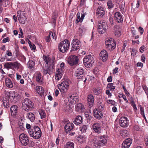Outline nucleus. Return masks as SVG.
I'll list each match as a JSON object with an SVG mask.
<instances>
[{
  "instance_id": "nucleus-32",
  "label": "nucleus",
  "mask_w": 148,
  "mask_h": 148,
  "mask_svg": "<svg viewBox=\"0 0 148 148\" xmlns=\"http://www.w3.org/2000/svg\"><path fill=\"white\" fill-rule=\"evenodd\" d=\"M35 64L34 61L30 60L27 63L28 68L29 69H32L34 67Z\"/></svg>"
},
{
  "instance_id": "nucleus-13",
  "label": "nucleus",
  "mask_w": 148,
  "mask_h": 148,
  "mask_svg": "<svg viewBox=\"0 0 148 148\" xmlns=\"http://www.w3.org/2000/svg\"><path fill=\"white\" fill-rule=\"evenodd\" d=\"M128 120L126 117H122L120 118L119 121V124L120 125L123 127H127L129 125Z\"/></svg>"
},
{
  "instance_id": "nucleus-6",
  "label": "nucleus",
  "mask_w": 148,
  "mask_h": 148,
  "mask_svg": "<svg viewBox=\"0 0 148 148\" xmlns=\"http://www.w3.org/2000/svg\"><path fill=\"white\" fill-rule=\"evenodd\" d=\"M84 72V71L83 69L79 68L75 71V75L77 79H80L79 80L83 81L84 84H85L87 80V78L85 76Z\"/></svg>"
},
{
  "instance_id": "nucleus-2",
  "label": "nucleus",
  "mask_w": 148,
  "mask_h": 148,
  "mask_svg": "<svg viewBox=\"0 0 148 148\" xmlns=\"http://www.w3.org/2000/svg\"><path fill=\"white\" fill-rule=\"evenodd\" d=\"M28 132L31 137L35 139L39 138L41 136L42 132L40 128L38 126H34L28 130Z\"/></svg>"
},
{
  "instance_id": "nucleus-15",
  "label": "nucleus",
  "mask_w": 148,
  "mask_h": 148,
  "mask_svg": "<svg viewBox=\"0 0 148 148\" xmlns=\"http://www.w3.org/2000/svg\"><path fill=\"white\" fill-rule=\"evenodd\" d=\"M100 58L104 62L106 61L108 58V54L105 50H102L100 53Z\"/></svg>"
},
{
  "instance_id": "nucleus-26",
  "label": "nucleus",
  "mask_w": 148,
  "mask_h": 148,
  "mask_svg": "<svg viewBox=\"0 0 148 148\" xmlns=\"http://www.w3.org/2000/svg\"><path fill=\"white\" fill-rule=\"evenodd\" d=\"M82 118L81 116H77L75 119L73 123L76 125H79L82 123Z\"/></svg>"
},
{
  "instance_id": "nucleus-43",
  "label": "nucleus",
  "mask_w": 148,
  "mask_h": 148,
  "mask_svg": "<svg viewBox=\"0 0 148 148\" xmlns=\"http://www.w3.org/2000/svg\"><path fill=\"white\" fill-rule=\"evenodd\" d=\"M98 141L94 143V148H100L102 145Z\"/></svg>"
},
{
  "instance_id": "nucleus-49",
  "label": "nucleus",
  "mask_w": 148,
  "mask_h": 148,
  "mask_svg": "<svg viewBox=\"0 0 148 148\" xmlns=\"http://www.w3.org/2000/svg\"><path fill=\"white\" fill-rule=\"evenodd\" d=\"M11 62H7L5 63L4 64V66L5 68H6L8 69H11Z\"/></svg>"
},
{
  "instance_id": "nucleus-16",
  "label": "nucleus",
  "mask_w": 148,
  "mask_h": 148,
  "mask_svg": "<svg viewBox=\"0 0 148 148\" xmlns=\"http://www.w3.org/2000/svg\"><path fill=\"white\" fill-rule=\"evenodd\" d=\"M132 143V141L130 138H128L123 142L122 145V148H129Z\"/></svg>"
},
{
  "instance_id": "nucleus-51",
  "label": "nucleus",
  "mask_w": 148,
  "mask_h": 148,
  "mask_svg": "<svg viewBox=\"0 0 148 148\" xmlns=\"http://www.w3.org/2000/svg\"><path fill=\"white\" fill-rule=\"evenodd\" d=\"M130 104L132 106L134 110H137L136 105L134 101L133 100L131 101Z\"/></svg>"
},
{
  "instance_id": "nucleus-46",
  "label": "nucleus",
  "mask_w": 148,
  "mask_h": 148,
  "mask_svg": "<svg viewBox=\"0 0 148 148\" xmlns=\"http://www.w3.org/2000/svg\"><path fill=\"white\" fill-rule=\"evenodd\" d=\"M39 114L41 116V119H43L45 117L46 114L43 110H41L39 112Z\"/></svg>"
},
{
  "instance_id": "nucleus-35",
  "label": "nucleus",
  "mask_w": 148,
  "mask_h": 148,
  "mask_svg": "<svg viewBox=\"0 0 148 148\" xmlns=\"http://www.w3.org/2000/svg\"><path fill=\"white\" fill-rule=\"evenodd\" d=\"M18 107L17 106H13L10 108V111L11 113L14 114L17 113Z\"/></svg>"
},
{
  "instance_id": "nucleus-61",
  "label": "nucleus",
  "mask_w": 148,
  "mask_h": 148,
  "mask_svg": "<svg viewBox=\"0 0 148 148\" xmlns=\"http://www.w3.org/2000/svg\"><path fill=\"white\" fill-rule=\"evenodd\" d=\"M138 30L141 34H142L144 32V30L142 27H140L138 28Z\"/></svg>"
},
{
  "instance_id": "nucleus-5",
  "label": "nucleus",
  "mask_w": 148,
  "mask_h": 148,
  "mask_svg": "<svg viewBox=\"0 0 148 148\" xmlns=\"http://www.w3.org/2000/svg\"><path fill=\"white\" fill-rule=\"evenodd\" d=\"M70 83V81L69 80H66L58 85V89L62 93L67 91Z\"/></svg>"
},
{
  "instance_id": "nucleus-39",
  "label": "nucleus",
  "mask_w": 148,
  "mask_h": 148,
  "mask_svg": "<svg viewBox=\"0 0 148 148\" xmlns=\"http://www.w3.org/2000/svg\"><path fill=\"white\" fill-rule=\"evenodd\" d=\"M29 119L31 122H33L35 120V116L34 114L30 112L27 114Z\"/></svg>"
},
{
  "instance_id": "nucleus-31",
  "label": "nucleus",
  "mask_w": 148,
  "mask_h": 148,
  "mask_svg": "<svg viewBox=\"0 0 148 148\" xmlns=\"http://www.w3.org/2000/svg\"><path fill=\"white\" fill-rule=\"evenodd\" d=\"M84 109V106L81 103H78L75 106L76 110L78 112L82 111Z\"/></svg>"
},
{
  "instance_id": "nucleus-21",
  "label": "nucleus",
  "mask_w": 148,
  "mask_h": 148,
  "mask_svg": "<svg viewBox=\"0 0 148 148\" xmlns=\"http://www.w3.org/2000/svg\"><path fill=\"white\" fill-rule=\"evenodd\" d=\"M86 13H85L83 14H82V15L81 17H80V13L79 12L77 13V18L75 21L76 23H77L79 22H82L86 15Z\"/></svg>"
},
{
  "instance_id": "nucleus-37",
  "label": "nucleus",
  "mask_w": 148,
  "mask_h": 148,
  "mask_svg": "<svg viewBox=\"0 0 148 148\" xmlns=\"http://www.w3.org/2000/svg\"><path fill=\"white\" fill-rule=\"evenodd\" d=\"M86 28L84 27L83 26L80 27L78 30V34L79 36H81L82 35L83 33L86 31Z\"/></svg>"
},
{
  "instance_id": "nucleus-12",
  "label": "nucleus",
  "mask_w": 148,
  "mask_h": 148,
  "mask_svg": "<svg viewBox=\"0 0 148 148\" xmlns=\"http://www.w3.org/2000/svg\"><path fill=\"white\" fill-rule=\"evenodd\" d=\"M93 113L94 117L100 120L103 117L102 112L98 110L97 108H95L94 110Z\"/></svg>"
},
{
  "instance_id": "nucleus-57",
  "label": "nucleus",
  "mask_w": 148,
  "mask_h": 148,
  "mask_svg": "<svg viewBox=\"0 0 148 148\" xmlns=\"http://www.w3.org/2000/svg\"><path fill=\"white\" fill-rule=\"evenodd\" d=\"M136 51L134 49H132L131 51V55L134 56L136 54Z\"/></svg>"
},
{
  "instance_id": "nucleus-33",
  "label": "nucleus",
  "mask_w": 148,
  "mask_h": 148,
  "mask_svg": "<svg viewBox=\"0 0 148 148\" xmlns=\"http://www.w3.org/2000/svg\"><path fill=\"white\" fill-rule=\"evenodd\" d=\"M97 107L98 110L102 111L103 110L104 106L103 104L101 102H98L97 103Z\"/></svg>"
},
{
  "instance_id": "nucleus-9",
  "label": "nucleus",
  "mask_w": 148,
  "mask_h": 148,
  "mask_svg": "<svg viewBox=\"0 0 148 148\" xmlns=\"http://www.w3.org/2000/svg\"><path fill=\"white\" fill-rule=\"evenodd\" d=\"M78 60L77 56L75 55H71L69 57L67 62L70 66H72L77 64Z\"/></svg>"
},
{
  "instance_id": "nucleus-45",
  "label": "nucleus",
  "mask_w": 148,
  "mask_h": 148,
  "mask_svg": "<svg viewBox=\"0 0 148 148\" xmlns=\"http://www.w3.org/2000/svg\"><path fill=\"white\" fill-rule=\"evenodd\" d=\"M120 28L119 25H116L114 26V29L116 32H118L119 33V35H118L119 36L121 35L120 34Z\"/></svg>"
},
{
  "instance_id": "nucleus-8",
  "label": "nucleus",
  "mask_w": 148,
  "mask_h": 148,
  "mask_svg": "<svg viewBox=\"0 0 148 148\" xmlns=\"http://www.w3.org/2000/svg\"><path fill=\"white\" fill-rule=\"evenodd\" d=\"M81 45V42L78 40L73 39L71 44L72 47L71 51H77L80 48Z\"/></svg>"
},
{
  "instance_id": "nucleus-10",
  "label": "nucleus",
  "mask_w": 148,
  "mask_h": 148,
  "mask_svg": "<svg viewBox=\"0 0 148 148\" xmlns=\"http://www.w3.org/2000/svg\"><path fill=\"white\" fill-rule=\"evenodd\" d=\"M19 140L21 143L24 146L27 145L29 143V137L24 134L20 135Z\"/></svg>"
},
{
  "instance_id": "nucleus-3",
  "label": "nucleus",
  "mask_w": 148,
  "mask_h": 148,
  "mask_svg": "<svg viewBox=\"0 0 148 148\" xmlns=\"http://www.w3.org/2000/svg\"><path fill=\"white\" fill-rule=\"evenodd\" d=\"M22 106L23 109L27 111L32 110L34 107L33 102L28 98H25L23 100Z\"/></svg>"
},
{
  "instance_id": "nucleus-47",
  "label": "nucleus",
  "mask_w": 148,
  "mask_h": 148,
  "mask_svg": "<svg viewBox=\"0 0 148 148\" xmlns=\"http://www.w3.org/2000/svg\"><path fill=\"white\" fill-rule=\"evenodd\" d=\"M42 88V87L39 86L37 89L38 92L40 95L44 93V90Z\"/></svg>"
},
{
  "instance_id": "nucleus-25",
  "label": "nucleus",
  "mask_w": 148,
  "mask_h": 148,
  "mask_svg": "<svg viewBox=\"0 0 148 148\" xmlns=\"http://www.w3.org/2000/svg\"><path fill=\"white\" fill-rule=\"evenodd\" d=\"M99 140L98 141L103 146L104 144H105L107 142V137L106 135H103V136H101L99 138Z\"/></svg>"
},
{
  "instance_id": "nucleus-50",
  "label": "nucleus",
  "mask_w": 148,
  "mask_h": 148,
  "mask_svg": "<svg viewBox=\"0 0 148 148\" xmlns=\"http://www.w3.org/2000/svg\"><path fill=\"white\" fill-rule=\"evenodd\" d=\"M88 59H87L86 57L85 56L83 59V62L84 65L86 67H87V63L88 62Z\"/></svg>"
},
{
  "instance_id": "nucleus-64",
  "label": "nucleus",
  "mask_w": 148,
  "mask_h": 148,
  "mask_svg": "<svg viewBox=\"0 0 148 148\" xmlns=\"http://www.w3.org/2000/svg\"><path fill=\"white\" fill-rule=\"evenodd\" d=\"M145 49V46L144 45L142 46L140 48V51L141 53H143L144 51V49Z\"/></svg>"
},
{
  "instance_id": "nucleus-29",
  "label": "nucleus",
  "mask_w": 148,
  "mask_h": 148,
  "mask_svg": "<svg viewBox=\"0 0 148 148\" xmlns=\"http://www.w3.org/2000/svg\"><path fill=\"white\" fill-rule=\"evenodd\" d=\"M98 30L100 32H101V31H100V28L102 29H107V26L106 24L104 22H102V23H98Z\"/></svg>"
},
{
  "instance_id": "nucleus-19",
  "label": "nucleus",
  "mask_w": 148,
  "mask_h": 148,
  "mask_svg": "<svg viewBox=\"0 0 148 148\" xmlns=\"http://www.w3.org/2000/svg\"><path fill=\"white\" fill-rule=\"evenodd\" d=\"M87 98L88 104L90 107L92 106L94 101L93 95L91 94H89L88 95Z\"/></svg>"
},
{
  "instance_id": "nucleus-22",
  "label": "nucleus",
  "mask_w": 148,
  "mask_h": 148,
  "mask_svg": "<svg viewBox=\"0 0 148 148\" xmlns=\"http://www.w3.org/2000/svg\"><path fill=\"white\" fill-rule=\"evenodd\" d=\"M62 69H58L56 72L55 79L58 80H59L62 78Z\"/></svg>"
},
{
  "instance_id": "nucleus-60",
  "label": "nucleus",
  "mask_w": 148,
  "mask_h": 148,
  "mask_svg": "<svg viewBox=\"0 0 148 148\" xmlns=\"http://www.w3.org/2000/svg\"><path fill=\"white\" fill-rule=\"evenodd\" d=\"M86 117L89 120H91L92 118V116L89 115V114H85Z\"/></svg>"
},
{
  "instance_id": "nucleus-59",
  "label": "nucleus",
  "mask_w": 148,
  "mask_h": 148,
  "mask_svg": "<svg viewBox=\"0 0 148 148\" xmlns=\"http://www.w3.org/2000/svg\"><path fill=\"white\" fill-rule=\"evenodd\" d=\"M29 46L32 50H35L36 49V46L34 44H30Z\"/></svg>"
},
{
  "instance_id": "nucleus-56",
  "label": "nucleus",
  "mask_w": 148,
  "mask_h": 148,
  "mask_svg": "<svg viewBox=\"0 0 148 148\" xmlns=\"http://www.w3.org/2000/svg\"><path fill=\"white\" fill-rule=\"evenodd\" d=\"M100 31H101V32H99V31L98 30V32H99L100 34H102L103 33L106 32L107 29H102V28H100Z\"/></svg>"
},
{
  "instance_id": "nucleus-14",
  "label": "nucleus",
  "mask_w": 148,
  "mask_h": 148,
  "mask_svg": "<svg viewBox=\"0 0 148 148\" xmlns=\"http://www.w3.org/2000/svg\"><path fill=\"white\" fill-rule=\"evenodd\" d=\"M74 128V125L72 123H67L65 125L64 128L65 132L67 134L69 133L70 132L72 131Z\"/></svg>"
},
{
  "instance_id": "nucleus-38",
  "label": "nucleus",
  "mask_w": 148,
  "mask_h": 148,
  "mask_svg": "<svg viewBox=\"0 0 148 148\" xmlns=\"http://www.w3.org/2000/svg\"><path fill=\"white\" fill-rule=\"evenodd\" d=\"M24 126L25 125L21 120V122L18 123V128L20 129L19 130H23L25 129Z\"/></svg>"
},
{
  "instance_id": "nucleus-28",
  "label": "nucleus",
  "mask_w": 148,
  "mask_h": 148,
  "mask_svg": "<svg viewBox=\"0 0 148 148\" xmlns=\"http://www.w3.org/2000/svg\"><path fill=\"white\" fill-rule=\"evenodd\" d=\"M103 9L104 8L102 7H99L97 10L96 14L101 17L103 16L105 14V11Z\"/></svg>"
},
{
  "instance_id": "nucleus-23",
  "label": "nucleus",
  "mask_w": 148,
  "mask_h": 148,
  "mask_svg": "<svg viewBox=\"0 0 148 148\" xmlns=\"http://www.w3.org/2000/svg\"><path fill=\"white\" fill-rule=\"evenodd\" d=\"M6 86L8 87L11 88L13 87V84L11 80L9 78H6L5 79Z\"/></svg>"
},
{
  "instance_id": "nucleus-27",
  "label": "nucleus",
  "mask_w": 148,
  "mask_h": 148,
  "mask_svg": "<svg viewBox=\"0 0 148 148\" xmlns=\"http://www.w3.org/2000/svg\"><path fill=\"white\" fill-rule=\"evenodd\" d=\"M43 77L40 72L37 73L36 77V81L39 83H42L43 82Z\"/></svg>"
},
{
  "instance_id": "nucleus-55",
  "label": "nucleus",
  "mask_w": 148,
  "mask_h": 148,
  "mask_svg": "<svg viewBox=\"0 0 148 148\" xmlns=\"http://www.w3.org/2000/svg\"><path fill=\"white\" fill-rule=\"evenodd\" d=\"M20 32L21 34H19V38H23V33L22 29L20 28Z\"/></svg>"
},
{
  "instance_id": "nucleus-48",
  "label": "nucleus",
  "mask_w": 148,
  "mask_h": 148,
  "mask_svg": "<svg viewBox=\"0 0 148 148\" xmlns=\"http://www.w3.org/2000/svg\"><path fill=\"white\" fill-rule=\"evenodd\" d=\"M87 126L85 125H83L82 127L80 128V130L81 132L84 133L86 132V131L87 129Z\"/></svg>"
},
{
  "instance_id": "nucleus-20",
  "label": "nucleus",
  "mask_w": 148,
  "mask_h": 148,
  "mask_svg": "<svg viewBox=\"0 0 148 148\" xmlns=\"http://www.w3.org/2000/svg\"><path fill=\"white\" fill-rule=\"evenodd\" d=\"M114 17L116 21L118 23H120L123 21L122 16L120 12H116L114 14Z\"/></svg>"
},
{
  "instance_id": "nucleus-52",
  "label": "nucleus",
  "mask_w": 148,
  "mask_h": 148,
  "mask_svg": "<svg viewBox=\"0 0 148 148\" xmlns=\"http://www.w3.org/2000/svg\"><path fill=\"white\" fill-rule=\"evenodd\" d=\"M51 33H52V32H50L49 33V36H47L45 38V40H46V41L47 42H49L50 40V36L51 34Z\"/></svg>"
},
{
  "instance_id": "nucleus-44",
  "label": "nucleus",
  "mask_w": 148,
  "mask_h": 148,
  "mask_svg": "<svg viewBox=\"0 0 148 148\" xmlns=\"http://www.w3.org/2000/svg\"><path fill=\"white\" fill-rule=\"evenodd\" d=\"M107 87L109 88L110 90H114L115 88V87L113 86V83L108 84L107 85Z\"/></svg>"
},
{
  "instance_id": "nucleus-62",
  "label": "nucleus",
  "mask_w": 148,
  "mask_h": 148,
  "mask_svg": "<svg viewBox=\"0 0 148 148\" xmlns=\"http://www.w3.org/2000/svg\"><path fill=\"white\" fill-rule=\"evenodd\" d=\"M10 41L9 38L8 37L3 38V43H5L7 42H8Z\"/></svg>"
},
{
  "instance_id": "nucleus-63",
  "label": "nucleus",
  "mask_w": 148,
  "mask_h": 148,
  "mask_svg": "<svg viewBox=\"0 0 148 148\" xmlns=\"http://www.w3.org/2000/svg\"><path fill=\"white\" fill-rule=\"evenodd\" d=\"M145 141L146 144L148 146V135H147L145 136Z\"/></svg>"
},
{
  "instance_id": "nucleus-41",
  "label": "nucleus",
  "mask_w": 148,
  "mask_h": 148,
  "mask_svg": "<svg viewBox=\"0 0 148 148\" xmlns=\"http://www.w3.org/2000/svg\"><path fill=\"white\" fill-rule=\"evenodd\" d=\"M93 91L96 95L100 94L101 93V90L99 88L97 87L94 89Z\"/></svg>"
},
{
  "instance_id": "nucleus-24",
  "label": "nucleus",
  "mask_w": 148,
  "mask_h": 148,
  "mask_svg": "<svg viewBox=\"0 0 148 148\" xmlns=\"http://www.w3.org/2000/svg\"><path fill=\"white\" fill-rule=\"evenodd\" d=\"M17 98V96L14 94L11 93L8 96V100H10L12 102H15L16 101Z\"/></svg>"
},
{
  "instance_id": "nucleus-58",
  "label": "nucleus",
  "mask_w": 148,
  "mask_h": 148,
  "mask_svg": "<svg viewBox=\"0 0 148 148\" xmlns=\"http://www.w3.org/2000/svg\"><path fill=\"white\" fill-rule=\"evenodd\" d=\"M109 21L110 23V25L112 26L113 25V18L112 17L110 16L109 18Z\"/></svg>"
},
{
  "instance_id": "nucleus-40",
  "label": "nucleus",
  "mask_w": 148,
  "mask_h": 148,
  "mask_svg": "<svg viewBox=\"0 0 148 148\" xmlns=\"http://www.w3.org/2000/svg\"><path fill=\"white\" fill-rule=\"evenodd\" d=\"M107 5L108 8L109 9H111L113 8L114 6V5L112 3V2L111 0H109L107 2Z\"/></svg>"
},
{
  "instance_id": "nucleus-11",
  "label": "nucleus",
  "mask_w": 148,
  "mask_h": 148,
  "mask_svg": "<svg viewBox=\"0 0 148 148\" xmlns=\"http://www.w3.org/2000/svg\"><path fill=\"white\" fill-rule=\"evenodd\" d=\"M25 13L21 11H18L17 15L19 22L22 24H24L27 18L24 15Z\"/></svg>"
},
{
  "instance_id": "nucleus-17",
  "label": "nucleus",
  "mask_w": 148,
  "mask_h": 148,
  "mask_svg": "<svg viewBox=\"0 0 148 148\" xmlns=\"http://www.w3.org/2000/svg\"><path fill=\"white\" fill-rule=\"evenodd\" d=\"M69 101L72 104H74L79 100V97L77 96H75L74 95H70L69 97H68Z\"/></svg>"
},
{
  "instance_id": "nucleus-4",
  "label": "nucleus",
  "mask_w": 148,
  "mask_h": 148,
  "mask_svg": "<svg viewBox=\"0 0 148 148\" xmlns=\"http://www.w3.org/2000/svg\"><path fill=\"white\" fill-rule=\"evenodd\" d=\"M70 45L69 41L66 39L61 41L58 45V49L62 53H65L68 50Z\"/></svg>"
},
{
  "instance_id": "nucleus-54",
  "label": "nucleus",
  "mask_w": 148,
  "mask_h": 148,
  "mask_svg": "<svg viewBox=\"0 0 148 148\" xmlns=\"http://www.w3.org/2000/svg\"><path fill=\"white\" fill-rule=\"evenodd\" d=\"M140 114L142 115H143V116H145L144 109L143 107H141V106H140Z\"/></svg>"
},
{
  "instance_id": "nucleus-18",
  "label": "nucleus",
  "mask_w": 148,
  "mask_h": 148,
  "mask_svg": "<svg viewBox=\"0 0 148 148\" xmlns=\"http://www.w3.org/2000/svg\"><path fill=\"white\" fill-rule=\"evenodd\" d=\"M92 127L93 130L97 133L99 134L101 132L100 124L97 123H95L93 124Z\"/></svg>"
},
{
  "instance_id": "nucleus-53",
  "label": "nucleus",
  "mask_w": 148,
  "mask_h": 148,
  "mask_svg": "<svg viewBox=\"0 0 148 148\" xmlns=\"http://www.w3.org/2000/svg\"><path fill=\"white\" fill-rule=\"evenodd\" d=\"M108 103L112 105H114L115 104V102L114 101L112 100H108L107 101Z\"/></svg>"
},
{
  "instance_id": "nucleus-36",
  "label": "nucleus",
  "mask_w": 148,
  "mask_h": 148,
  "mask_svg": "<svg viewBox=\"0 0 148 148\" xmlns=\"http://www.w3.org/2000/svg\"><path fill=\"white\" fill-rule=\"evenodd\" d=\"M8 5V1L7 0H0V6L6 7Z\"/></svg>"
},
{
  "instance_id": "nucleus-42",
  "label": "nucleus",
  "mask_w": 148,
  "mask_h": 148,
  "mask_svg": "<svg viewBox=\"0 0 148 148\" xmlns=\"http://www.w3.org/2000/svg\"><path fill=\"white\" fill-rule=\"evenodd\" d=\"M88 62L87 63V67L89 68L92 66L93 64L94 60V59L89 60H88Z\"/></svg>"
},
{
  "instance_id": "nucleus-1",
  "label": "nucleus",
  "mask_w": 148,
  "mask_h": 148,
  "mask_svg": "<svg viewBox=\"0 0 148 148\" xmlns=\"http://www.w3.org/2000/svg\"><path fill=\"white\" fill-rule=\"evenodd\" d=\"M43 59L44 60L46 63L47 64L49 63V65L45 69L43 68L42 72L44 75L49 74L50 75L55 71V58L53 57L52 58H50L48 56H44Z\"/></svg>"
},
{
  "instance_id": "nucleus-34",
  "label": "nucleus",
  "mask_w": 148,
  "mask_h": 148,
  "mask_svg": "<svg viewBox=\"0 0 148 148\" xmlns=\"http://www.w3.org/2000/svg\"><path fill=\"white\" fill-rule=\"evenodd\" d=\"M74 143L70 141L67 142L64 146V148H74Z\"/></svg>"
},
{
  "instance_id": "nucleus-7",
  "label": "nucleus",
  "mask_w": 148,
  "mask_h": 148,
  "mask_svg": "<svg viewBox=\"0 0 148 148\" xmlns=\"http://www.w3.org/2000/svg\"><path fill=\"white\" fill-rule=\"evenodd\" d=\"M105 44L106 48L110 51L114 49L116 46L115 42L113 39L112 38L106 39Z\"/></svg>"
},
{
  "instance_id": "nucleus-30",
  "label": "nucleus",
  "mask_w": 148,
  "mask_h": 148,
  "mask_svg": "<svg viewBox=\"0 0 148 148\" xmlns=\"http://www.w3.org/2000/svg\"><path fill=\"white\" fill-rule=\"evenodd\" d=\"M11 69H18L20 65V64L17 61L12 63L11 62Z\"/></svg>"
}]
</instances>
